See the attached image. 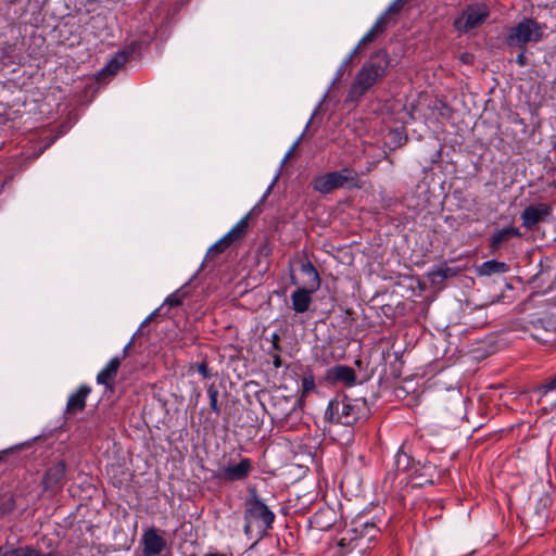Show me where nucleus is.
I'll return each mask as SVG.
<instances>
[{
  "mask_svg": "<svg viewBox=\"0 0 556 556\" xmlns=\"http://www.w3.org/2000/svg\"><path fill=\"white\" fill-rule=\"evenodd\" d=\"M389 66L388 53L384 50L376 52L355 75L346 100L358 101L378 80L387 75Z\"/></svg>",
  "mask_w": 556,
  "mask_h": 556,
  "instance_id": "obj_1",
  "label": "nucleus"
},
{
  "mask_svg": "<svg viewBox=\"0 0 556 556\" xmlns=\"http://www.w3.org/2000/svg\"><path fill=\"white\" fill-rule=\"evenodd\" d=\"M244 533L250 535L254 528L257 532L264 534L275 520V514L257 496L255 491H251L245 501L244 511Z\"/></svg>",
  "mask_w": 556,
  "mask_h": 556,
  "instance_id": "obj_2",
  "label": "nucleus"
},
{
  "mask_svg": "<svg viewBox=\"0 0 556 556\" xmlns=\"http://www.w3.org/2000/svg\"><path fill=\"white\" fill-rule=\"evenodd\" d=\"M364 406V400H353L348 396L337 397L329 403L325 417L329 421L351 426L359 419L361 409Z\"/></svg>",
  "mask_w": 556,
  "mask_h": 556,
  "instance_id": "obj_3",
  "label": "nucleus"
},
{
  "mask_svg": "<svg viewBox=\"0 0 556 556\" xmlns=\"http://www.w3.org/2000/svg\"><path fill=\"white\" fill-rule=\"evenodd\" d=\"M543 37L542 27L533 20L526 18L515 27L510 28L507 36V45L511 47H523L528 42H538Z\"/></svg>",
  "mask_w": 556,
  "mask_h": 556,
  "instance_id": "obj_4",
  "label": "nucleus"
},
{
  "mask_svg": "<svg viewBox=\"0 0 556 556\" xmlns=\"http://www.w3.org/2000/svg\"><path fill=\"white\" fill-rule=\"evenodd\" d=\"M251 213L247 214L242 217L224 237H222L217 242H215L207 251L206 257L214 258L226 249H228L232 243L240 240L244 237L249 228V218Z\"/></svg>",
  "mask_w": 556,
  "mask_h": 556,
  "instance_id": "obj_5",
  "label": "nucleus"
},
{
  "mask_svg": "<svg viewBox=\"0 0 556 556\" xmlns=\"http://www.w3.org/2000/svg\"><path fill=\"white\" fill-rule=\"evenodd\" d=\"M488 16L489 10L485 5H470L455 20L454 25L459 31H469L482 25Z\"/></svg>",
  "mask_w": 556,
  "mask_h": 556,
  "instance_id": "obj_6",
  "label": "nucleus"
},
{
  "mask_svg": "<svg viewBox=\"0 0 556 556\" xmlns=\"http://www.w3.org/2000/svg\"><path fill=\"white\" fill-rule=\"evenodd\" d=\"M354 173L349 168L331 172L315 179L314 189L321 193H329L334 189L343 187L345 182L354 180Z\"/></svg>",
  "mask_w": 556,
  "mask_h": 556,
  "instance_id": "obj_7",
  "label": "nucleus"
},
{
  "mask_svg": "<svg viewBox=\"0 0 556 556\" xmlns=\"http://www.w3.org/2000/svg\"><path fill=\"white\" fill-rule=\"evenodd\" d=\"M552 212V206L546 203L529 205L521 214L522 225L528 229H532L535 225L551 216Z\"/></svg>",
  "mask_w": 556,
  "mask_h": 556,
  "instance_id": "obj_8",
  "label": "nucleus"
},
{
  "mask_svg": "<svg viewBox=\"0 0 556 556\" xmlns=\"http://www.w3.org/2000/svg\"><path fill=\"white\" fill-rule=\"evenodd\" d=\"M252 471V463L249 458H242L238 464H229L219 470V477L228 481L245 479Z\"/></svg>",
  "mask_w": 556,
  "mask_h": 556,
  "instance_id": "obj_9",
  "label": "nucleus"
},
{
  "mask_svg": "<svg viewBox=\"0 0 556 556\" xmlns=\"http://www.w3.org/2000/svg\"><path fill=\"white\" fill-rule=\"evenodd\" d=\"M90 392L91 389L88 386H80L76 392L72 393L66 403L65 415L71 417L83 412Z\"/></svg>",
  "mask_w": 556,
  "mask_h": 556,
  "instance_id": "obj_10",
  "label": "nucleus"
},
{
  "mask_svg": "<svg viewBox=\"0 0 556 556\" xmlns=\"http://www.w3.org/2000/svg\"><path fill=\"white\" fill-rule=\"evenodd\" d=\"M130 343L126 345L124 349L123 355L113 357L106 366L98 374L97 376V382L100 384H104L106 387H111L116 375L118 371V368L121 366L122 361L125 358L127 354V350L129 348Z\"/></svg>",
  "mask_w": 556,
  "mask_h": 556,
  "instance_id": "obj_11",
  "label": "nucleus"
},
{
  "mask_svg": "<svg viewBox=\"0 0 556 556\" xmlns=\"http://www.w3.org/2000/svg\"><path fill=\"white\" fill-rule=\"evenodd\" d=\"M556 334V320L551 318H540L533 324L532 337L543 343H548Z\"/></svg>",
  "mask_w": 556,
  "mask_h": 556,
  "instance_id": "obj_12",
  "label": "nucleus"
},
{
  "mask_svg": "<svg viewBox=\"0 0 556 556\" xmlns=\"http://www.w3.org/2000/svg\"><path fill=\"white\" fill-rule=\"evenodd\" d=\"M143 553L146 556L160 555L166 547V541L155 529H150L143 534Z\"/></svg>",
  "mask_w": 556,
  "mask_h": 556,
  "instance_id": "obj_13",
  "label": "nucleus"
},
{
  "mask_svg": "<svg viewBox=\"0 0 556 556\" xmlns=\"http://www.w3.org/2000/svg\"><path fill=\"white\" fill-rule=\"evenodd\" d=\"M327 378L333 382H343L345 386L351 387L355 383L356 375L352 367L338 365L328 369Z\"/></svg>",
  "mask_w": 556,
  "mask_h": 556,
  "instance_id": "obj_14",
  "label": "nucleus"
},
{
  "mask_svg": "<svg viewBox=\"0 0 556 556\" xmlns=\"http://www.w3.org/2000/svg\"><path fill=\"white\" fill-rule=\"evenodd\" d=\"M312 287L308 288H298L291 294L292 308L295 313H304L306 312L312 304Z\"/></svg>",
  "mask_w": 556,
  "mask_h": 556,
  "instance_id": "obj_15",
  "label": "nucleus"
},
{
  "mask_svg": "<svg viewBox=\"0 0 556 556\" xmlns=\"http://www.w3.org/2000/svg\"><path fill=\"white\" fill-rule=\"evenodd\" d=\"M65 475V464L63 462H59L55 465L51 466L45 477H43V486L46 490L55 491L61 481L63 480Z\"/></svg>",
  "mask_w": 556,
  "mask_h": 556,
  "instance_id": "obj_16",
  "label": "nucleus"
},
{
  "mask_svg": "<svg viewBox=\"0 0 556 556\" xmlns=\"http://www.w3.org/2000/svg\"><path fill=\"white\" fill-rule=\"evenodd\" d=\"M386 15H380L374 26L362 37L357 46L353 49V53H358L368 43L372 42L386 29Z\"/></svg>",
  "mask_w": 556,
  "mask_h": 556,
  "instance_id": "obj_17",
  "label": "nucleus"
},
{
  "mask_svg": "<svg viewBox=\"0 0 556 556\" xmlns=\"http://www.w3.org/2000/svg\"><path fill=\"white\" fill-rule=\"evenodd\" d=\"M508 270H509V266L506 263L498 262L495 260L483 262L480 266L477 267V274L479 276H485V277L505 274Z\"/></svg>",
  "mask_w": 556,
  "mask_h": 556,
  "instance_id": "obj_18",
  "label": "nucleus"
},
{
  "mask_svg": "<svg viewBox=\"0 0 556 556\" xmlns=\"http://www.w3.org/2000/svg\"><path fill=\"white\" fill-rule=\"evenodd\" d=\"M128 53L125 51L117 52L108 64L100 71L99 76L115 75L119 68L127 62Z\"/></svg>",
  "mask_w": 556,
  "mask_h": 556,
  "instance_id": "obj_19",
  "label": "nucleus"
},
{
  "mask_svg": "<svg viewBox=\"0 0 556 556\" xmlns=\"http://www.w3.org/2000/svg\"><path fill=\"white\" fill-rule=\"evenodd\" d=\"M519 236H520V232L515 227L503 228L494 233V236L491 239L490 247L493 251H496L501 248V245L504 242H507L509 239H511L514 237H519Z\"/></svg>",
  "mask_w": 556,
  "mask_h": 556,
  "instance_id": "obj_20",
  "label": "nucleus"
},
{
  "mask_svg": "<svg viewBox=\"0 0 556 556\" xmlns=\"http://www.w3.org/2000/svg\"><path fill=\"white\" fill-rule=\"evenodd\" d=\"M0 556H54L53 553H41L38 549L25 546L12 549L0 547Z\"/></svg>",
  "mask_w": 556,
  "mask_h": 556,
  "instance_id": "obj_21",
  "label": "nucleus"
},
{
  "mask_svg": "<svg viewBox=\"0 0 556 556\" xmlns=\"http://www.w3.org/2000/svg\"><path fill=\"white\" fill-rule=\"evenodd\" d=\"M301 270L308 277L307 285L312 287L313 290H317L320 286V279L313 264L309 261L302 262Z\"/></svg>",
  "mask_w": 556,
  "mask_h": 556,
  "instance_id": "obj_22",
  "label": "nucleus"
},
{
  "mask_svg": "<svg viewBox=\"0 0 556 556\" xmlns=\"http://www.w3.org/2000/svg\"><path fill=\"white\" fill-rule=\"evenodd\" d=\"M207 395L210 399L211 409L216 414H220V406L218 405V390L214 384L208 386Z\"/></svg>",
  "mask_w": 556,
  "mask_h": 556,
  "instance_id": "obj_23",
  "label": "nucleus"
},
{
  "mask_svg": "<svg viewBox=\"0 0 556 556\" xmlns=\"http://www.w3.org/2000/svg\"><path fill=\"white\" fill-rule=\"evenodd\" d=\"M186 298V293L181 290H177L170 295L167 296L164 304L170 307L179 306L182 303V300Z\"/></svg>",
  "mask_w": 556,
  "mask_h": 556,
  "instance_id": "obj_24",
  "label": "nucleus"
},
{
  "mask_svg": "<svg viewBox=\"0 0 556 556\" xmlns=\"http://www.w3.org/2000/svg\"><path fill=\"white\" fill-rule=\"evenodd\" d=\"M405 3V0H394L382 14L386 15V25H388V18L390 14H396L400 12Z\"/></svg>",
  "mask_w": 556,
  "mask_h": 556,
  "instance_id": "obj_25",
  "label": "nucleus"
},
{
  "mask_svg": "<svg viewBox=\"0 0 556 556\" xmlns=\"http://www.w3.org/2000/svg\"><path fill=\"white\" fill-rule=\"evenodd\" d=\"M361 530H359V533L362 536H368L369 540H371L372 538H375V534L377 533V529L375 527L374 523H364L361 526ZM355 532H358V528H355Z\"/></svg>",
  "mask_w": 556,
  "mask_h": 556,
  "instance_id": "obj_26",
  "label": "nucleus"
},
{
  "mask_svg": "<svg viewBox=\"0 0 556 556\" xmlns=\"http://www.w3.org/2000/svg\"><path fill=\"white\" fill-rule=\"evenodd\" d=\"M195 369L204 378V379H208L211 378V371L207 367V364L205 362H202V363H198L195 364Z\"/></svg>",
  "mask_w": 556,
  "mask_h": 556,
  "instance_id": "obj_27",
  "label": "nucleus"
},
{
  "mask_svg": "<svg viewBox=\"0 0 556 556\" xmlns=\"http://www.w3.org/2000/svg\"><path fill=\"white\" fill-rule=\"evenodd\" d=\"M407 462H408V456L405 453H397V455H396V464H397V468L400 470H406L407 469L406 466L402 467V463H407Z\"/></svg>",
  "mask_w": 556,
  "mask_h": 556,
  "instance_id": "obj_28",
  "label": "nucleus"
},
{
  "mask_svg": "<svg viewBox=\"0 0 556 556\" xmlns=\"http://www.w3.org/2000/svg\"><path fill=\"white\" fill-rule=\"evenodd\" d=\"M299 141L294 142L293 146L290 148V150L287 152V154L283 157V163L287 162L288 159L292 157L294 154L296 148H298Z\"/></svg>",
  "mask_w": 556,
  "mask_h": 556,
  "instance_id": "obj_29",
  "label": "nucleus"
},
{
  "mask_svg": "<svg viewBox=\"0 0 556 556\" xmlns=\"http://www.w3.org/2000/svg\"><path fill=\"white\" fill-rule=\"evenodd\" d=\"M278 341H279V336L277 333H274L271 342H273L274 349H276V350L278 349Z\"/></svg>",
  "mask_w": 556,
  "mask_h": 556,
  "instance_id": "obj_30",
  "label": "nucleus"
},
{
  "mask_svg": "<svg viewBox=\"0 0 556 556\" xmlns=\"http://www.w3.org/2000/svg\"><path fill=\"white\" fill-rule=\"evenodd\" d=\"M546 388L549 390L556 389V376L547 383Z\"/></svg>",
  "mask_w": 556,
  "mask_h": 556,
  "instance_id": "obj_31",
  "label": "nucleus"
},
{
  "mask_svg": "<svg viewBox=\"0 0 556 556\" xmlns=\"http://www.w3.org/2000/svg\"><path fill=\"white\" fill-rule=\"evenodd\" d=\"M517 62L519 63V65L523 66L525 65V55L521 53L517 56Z\"/></svg>",
  "mask_w": 556,
  "mask_h": 556,
  "instance_id": "obj_32",
  "label": "nucleus"
},
{
  "mask_svg": "<svg viewBox=\"0 0 556 556\" xmlns=\"http://www.w3.org/2000/svg\"><path fill=\"white\" fill-rule=\"evenodd\" d=\"M357 53H353V51L350 53V55L344 61V64H348Z\"/></svg>",
  "mask_w": 556,
  "mask_h": 556,
  "instance_id": "obj_33",
  "label": "nucleus"
},
{
  "mask_svg": "<svg viewBox=\"0 0 556 556\" xmlns=\"http://www.w3.org/2000/svg\"><path fill=\"white\" fill-rule=\"evenodd\" d=\"M274 364L276 367H279L280 366V359L279 357H276L275 361H274Z\"/></svg>",
  "mask_w": 556,
  "mask_h": 556,
  "instance_id": "obj_34",
  "label": "nucleus"
},
{
  "mask_svg": "<svg viewBox=\"0 0 556 556\" xmlns=\"http://www.w3.org/2000/svg\"><path fill=\"white\" fill-rule=\"evenodd\" d=\"M434 275H439L441 277H445L444 273L442 270H439L438 273H435Z\"/></svg>",
  "mask_w": 556,
  "mask_h": 556,
  "instance_id": "obj_35",
  "label": "nucleus"
},
{
  "mask_svg": "<svg viewBox=\"0 0 556 556\" xmlns=\"http://www.w3.org/2000/svg\"><path fill=\"white\" fill-rule=\"evenodd\" d=\"M551 186L556 188V179L551 182Z\"/></svg>",
  "mask_w": 556,
  "mask_h": 556,
  "instance_id": "obj_36",
  "label": "nucleus"
},
{
  "mask_svg": "<svg viewBox=\"0 0 556 556\" xmlns=\"http://www.w3.org/2000/svg\"><path fill=\"white\" fill-rule=\"evenodd\" d=\"M208 556H225L223 554H212V555H208Z\"/></svg>",
  "mask_w": 556,
  "mask_h": 556,
  "instance_id": "obj_37",
  "label": "nucleus"
},
{
  "mask_svg": "<svg viewBox=\"0 0 556 556\" xmlns=\"http://www.w3.org/2000/svg\"><path fill=\"white\" fill-rule=\"evenodd\" d=\"M291 281H292V283H293V285H295V283H296V282H295V279H294V277H293V276L291 277Z\"/></svg>",
  "mask_w": 556,
  "mask_h": 556,
  "instance_id": "obj_38",
  "label": "nucleus"
},
{
  "mask_svg": "<svg viewBox=\"0 0 556 556\" xmlns=\"http://www.w3.org/2000/svg\"><path fill=\"white\" fill-rule=\"evenodd\" d=\"M457 400H458L459 403H463V400H462L460 396H458Z\"/></svg>",
  "mask_w": 556,
  "mask_h": 556,
  "instance_id": "obj_39",
  "label": "nucleus"
},
{
  "mask_svg": "<svg viewBox=\"0 0 556 556\" xmlns=\"http://www.w3.org/2000/svg\"><path fill=\"white\" fill-rule=\"evenodd\" d=\"M304 383L306 387H309V383H307V380H304Z\"/></svg>",
  "mask_w": 556,
  "mask_h": 556,
  "instance_id": "obj_40",
  "label": "nucleus"
},
{
  "mask_svg": "<svg viewBox=\"0 0 556 556\" xmlns=\"http://www.w3.org/2000/svg\"><path fill=\"white\" fill-rule=\"evenodd\" d=\"M304 383L306 387H309V383H307V380H304Z\"/></svg>",
  "mask_w": 556,
  "mask_h": 556,
  "instance_id": "obj_41",
  "label": "nucleus"
}]
</instances>
